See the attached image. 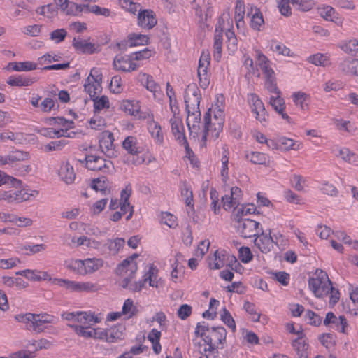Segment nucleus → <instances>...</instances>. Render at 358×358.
I'll list each match as a JSON object with an SVG mask.
<instances>
[{"mask_svg":"<svg viewBox=\"0 0 358 358\" xmlns=\"http://www.w3.org/2000/svg\"><path fill=\"white\" fill-rule=\"evenodd\" d=\"M270 48L273 52L278 55L288 57L292 56L290 49L282 43L276 40H272L270 42Z\"/></svg>","mask_w":358,"mask_h":358,"instance_id":"nucleus-46","label":"nucleus"},{"mask_svg":"<svg viewBox=\"0 0 358 358\" xmlns=\"http://www.w3.org/2000/svg\"><path fill=\"white\" fill-rule=\"evenodd\" d=\"M138 313L137 307L134 305V301L131 299H127L124 301L122 306L121 313L125 317L126 319H131L136 316Z\"/></svg>","mask_w":358,"mask_h":358,"instance_id":"nucleus-40","label":"nucleus"},{"mask_svg":"<svg viewBox=\"0 0 358 358\" xmlns=\"http://www.w3.org/2000/svg\"><path fill=\"white\" fill-rule=\"evenodd\" d=\"M208 347L203 348V352L199 350L201 354H204L206 358H218V352L216 350L217 344L214 343H205Z\"/></svg>","mask_w":358,"mask_h":358,"instance_id":"nucleus-63","label":"nucleus"},{"mask_svg":"<svg viewBox=\"0 0 358 358\" xmlns=\"http://www.w3.org/2000/svg\"><path fill=\"white\" fill-rule=\"evenodd\" d=\"M157 268L153 264H150L148 270L144 274L143 278H145V280L149 282L150 287H157Z\"/></svg>","mask_w":358,"mask_h":358,"instance_id":"nucleus-45","label":"nucleus"},{"mask_svg":"<svg viewBox=\"0 0 358 358\" xmlns=\"http://www.w3.org/2000/svg\"><path fill=\"white\" fill-rule=\"evenodd\" d=\"M269 103L272 106V108L281 115L282 118L287 120V122L290 121L289 116L285 113V102L283 98L280 96V94L276 95L271 96L269 99Z\"/></svg>","mask_w":358,"mask_h":358,"instance_id":"nucleus-27","label":"nucleus"},{"mask_svg":"<svg viewBox=\"0 0 358 358\" xmlns=\"http://www.w3.org/2000/svg\"><path fill=\"white\" fill-rule=\"evenodd\" d=\"M110 90L114 94H120L123 91L122 80L120 76H114L111 78Z\"/></svg>","mask_w":358,"mask_h":358,"instance_id":"nucleus-61","label":"nucleus"},{"mask_svg":"<svg viewBox=\"0 0 358 358\" xmlns=\"http://www.w3.org/2000/svg\"><path fill=\"white\" fill-rule=\"evenodd\" d=\"M85 166L89 170L104 173H111L114 170L113 164L110 160L96 155H88L85 157Z\"/></svg>","mask_w":358,"mask_h":358,"instance_id":"nucleus-10","label":"nucleus"},{"mask_svg":"<svg viewBox=\"0 0 358 358\" xmlns=\"http://www.w3.org/2000/svg\"><path fill=\"white\" fill-rule=\"evenodd\" d=\"M73 46L76 50L85 54H93L101 50L100 45L91 43L90 39H83L80 37L73 38Z\"/></svg>","mask_w":358,"mask_h":358,"instance_id":"nucleus-19","label":"nucleus"},{"mask_svg":"<svg viewBox=\"0 0 358 358\" xmlns=\"http://www.w3.org/2000/svg\"><path fill=\"white\" fill-rule=\"evenodd\" d=\"M85 6L86 4H77L68 0L60 10L67 15H80L83 13H85Z\"/></svg>","mask_w":358,"mask_h":358,"instance_id":"nucleus-35","label":"nucleus"},{"mask_svg":"<svg viewBox=\"0 0 358 358\" xmlns=\"http://www.w3.org/2000/svg\"><path fill=\"white\" fill-rule=\"evenodd\" d=\"M148 37L146 35L131 34L129 35L128 43L130 47L143 45L148 43Z\"/></svg>","mask_w":358,"mask_h":358,"instance_id":"nucleus-55","label":"nucleus"},{"mask_svg":"<svg viewBox=\"0 0 358 358\" xmlns=\"http://www.w3.org/2000/svg\"><path fill=\"white\" fill-rule=\"evenodd\" d=\"M325 325L333 324L336 325V330L341 332H345V327H347V320L344 316H340L338 318L336 315L329 312L326 315V317L324 320Z\"/></svg>","mask_w":358,"mask_h":358,"instance_id":"nucleus-32","label":"nucleus"},{"mask_svg":"<svg viewBox=\"0 0 358 358\" xmlns=\"http://www.w3.org/2000/svg\"><path fill=\"white\" fill-rule=\"evenodd\" d=\"M210 63V56L208 52H203L199 61L197 70L200 86L205 89L210 83L208 68Z\"/></svg>","mask_w":358,"mask_h":358,"instance_id":"nucleus-14","label":"nucleus"},{"mask_svg":"<svg viewBox=\"0 0 358 358\" xmlns=\"http://www.w3.org/2000/svg\"><path fill=\"white\" fill-rule=\"evenodd\" d=\"M256 206L254 204H247L238 208L233 215V219H245L243 217L255 213Z\"/></svg>","mask_w":358,"mask_h":358,"instance_id":"nucleus-51","label":"nucleus"},{"mask_svg":"<svg viewBox=\"0 0 358 358\" xmlns=\"http://www.w3.org/2000/svg\"><path fill=\"white\" fill-rule=\"evenodd\" d=\"M85 7H87L85 13H92L96 15H102L104 17H108L110 15V10L108 8H101L97 5L89 6L86 4Z\"/></svg>","mask_w":358,"mask_h":358,"instance_id":"nucleus-59","label":"nucleus"},{"mask_svg":"<svg viewBox=\"0 0 358 358\" xmlns=\"http://www.w3.org/2000/svg\"><path fill=\"white\" fill-rule=\"evenodd\" d=\"M113 134L108 130L101 132L99 138V146L101 151L109 158L117 156V151L113 143Z\"/></svg>","mask_w":358,"mask_h":358,"instance_id":"nucleus-15","label":"nucleus"},{"mask_svg":"<svg viewBox=\"0 0 358 358\" xmlns=\"http://www.w3.org/2000/svg\"><path fill=\"white\" fill-rule=\"evenodd\" d=\"M61 316L64 320L78 323V325L92 326L101 322V319L90 311L64 312Z\"/></svg>","mask_w":358,"mask_h":358,"instance_id":"nucleus-7","label":"nucleus"},{"mask_svg":"<svg viewBox=\"0 0 358 358\" xmlns=\"http://www.w3.org/2000/svg\"><path fill=\"white\" fill-rule=\"evenodd\" d=\"M67 267L78 274L86 275L85 259H71L68 262Z\"/></svg>","mask_w":358,"mask_h":358,"instance_id":"nucleus-50","label":"nucleus"},{"mask_svg":"<svg viewBox=\"0 0 358 358\" xmlns=\"http://www.w3.org/2000/svg\"><path fill=\"white\" fill-rule=\"evenodd\" d=\"M123 148L130 155H133L132 162L135 165H139L145 162V159L139 158L138 157L135 159V156H137L141 152V149L138 146V142L136 137L129 136H127L122 142Z\"/></svg>","mask_w":358,"mask_h":358,"instance_id":"nucleus-18","label":"nucleus"},{"mask_svg":"<svg viewBox=\"0 0 358 358\" xmlns=\"http://www.w3.org/2000/svg\"><path fill=\"white\" fill-rule=\"evenodd\" d=\"M341 49L345 53L350 55L358 54V40L353 38L343 42L340 45Z\"/></svg>","mask_w":358,"mask_h":358,"instance_id":"nucleus-54","label":"nucleus"},{"mask_svg":"<svg viewBox=\"0 0 358 358\" xmlns=\"http://www.w3.org/2000/svg\"><path fill=\"white\" fill-rule=\"evenodd\" d=\"M340 70L349 75L358 76V59L348 58L339 64Z\"/></svg>","mask_w":358,"mask_h":358,"instance_id":"nucleus-33","label":"nucleus"},{"mask_svg":"<svg viewBox=\"0 0 358 358\" xmlns=\"http://www.w3.org/2000/svg\"><path fill=\"white\" fill-rule=\"evenodd\" d=\"M157 19L152 10H144L138 16V25L145 29H151L157 24Z\"/></svg>","mask_w":358,"mask_h":358,"instance_id":"nucleus-24","label":"nucleus"},{"mask_svg":"<svg viewBox=\"0 0 358 358\" xmlns=\"http://www.w3.org/2000/svg\"><path fill=\"white\" fill-rule=\"evenodd\" d=\"M160 338L161 331L157 329H152L148 334V339L151 342L152 350L156 354H159L162 350L159 343Z\"/></svg>","mask_w":358,"mask_h":358,"instance_id":"nucleus-44","label":"nucleus"},{"mask_svg":"<svg viewBox=\"0 0 358 358\" xmlns=\"http://www.w3.org/2000/svg\"><path fill=\"white\" fill-rule=\"evenodd\" d=\"M233 29L234 20L231 17L229 12L226 11L218 18L215 24L213 43V57L215 60L219 61L222 57L224 31H225L227 38L228 48L231 49L233 51L236 50L238 41Z\"/></svg>","mask_w":358,"mask_h":358,"instance_id":"nucleus-1","label":"nucleus"},{"mask_svg":"<svg viewBox=\"0 0 358 358\" xmlns=\"http://www.w3.org/2000/svg\"><path fill=\"white\" fill-rule=\"evenodd\" d=\"M102 73L99 69L93 68L87 78L85 80L83 85L85 92L88 94L90 98H94L102 90Z\"/></svg>","mask_w":358,"mask_h":358,"instance_id":"nucleus-8","label":"nucleus"},{"mask_svg":"<svg viewBox=\"0 0 358 358\" xmlns=\"http://www.w3.org/2000/svg\"><path fill=\"white\" fill-rule=\"evenodd\" d=\"M245 13V7L243 0H237L234 8V21L236 29L240 32H244L245 30V22L244 17Z\"/></svg>","mask_w":358,"mask_h":358,"instance_id":"nucleus-25","label":"nucleus"},{"mask_svg":"<svg viewBox=\"0 0 358 358\" xmlns=\"http://www.w3.org/2000/svg\"><path fill=\"white\" fill-rule=\"evenodd\" d=\"M138 80L151 92L156 93L160 90V86L154 80L152 76L140 72L137 76Z\"/></svg>","mask_w":358,"mask_h":358,"instance_id":"nucleus-31","label":"nucleus"},{"mask_svg":"<svg viewBox=\"0 0 358 358\" xmlns=\"http://www.w3.org/2000/svg\"><path fill=\"white\" fill-rule=\"evenodd\" d=\"M138 257V254H134L118 264L115 270L117 275L122 277V280L129 278L131 280L138 270V264L135 261Z\"/></svg>","mask_w":358,"mask_h":358,"instance_id":"nucleus-11","label":"nucleus"},{"mask_svg":"<svg viewBox=\"0 0 358 358\" xmlns=\"http://www.w3.org/2000/svg\"><path fill=\"white\" fill-rule=\"evenodd\" d=\"M227 259L224 251L217 250L213 257L208 258V266L210 269H220L224 266Z\"/></svg>","mask_w":358,"mask_h":358,"instance_id":"nucleus-34","label":"nucleus"},{"mask_svg":"<svg viewBox=\"0 0 358 358\" xmlns=\"http://www.w3.org/2000/svg\"><path fill=\"white\" fill-rule=\"evenodd\" d=\"M8 68L17 71H31L36 69V64L31 62H11L8 64Z\"/></svg>","mask_w":358,"mask_h":358,"instance_id":"nucleus-56","label":"nucleus"},{"mask_svg":"<svg viewBox=\"0 0 358 358\" xmlns=\"http://www.w3.org/2000/svg\"><path fill=\"white\" fill-rule=\"evenodd\" d=\"M339 155L345 162L349 164L354 165L358 164V155L352 152L347 148H341Z\"/></svg>","mask_w":358,"mask_h":358,"instance_id":"nucleus-49","label":"nucleus"},{"mask_svg":"<svg viewBox=\"0 0 358 358\" xmlns=\"http://www.w3.org/2000/svg\"><path fill=\"white\" fill-rule=\"evenodd\" d=\"M208 347L203 348V352L199 350L201 354H204L206 358H218V352L216 350L217 344L214 343H205Z\"/></svg>","mask_w":358,"mask_h":358,"instance_id":"nucleus-64","label":"nucleus"},{"mask_svg":"<svg viewBox=\"0 0 358 358\" xmlns=\"http://www.w3.org/2000/svg\"><path fill=\"white\" fill-rule=\"evenodd\" d=\"M255 245L263 253L269 252L273 248L275 243L273 238L271 236V231L269 233L262 232L258 235L255 241Z\"/></svg>","mask_w":358,"mask_h":358,"instance_id":"nucleus-20","label":"nucleus"},{"mask_svg":"<svg viewBox=\"0 0 358 358\" xmlns=\"http://www.w3.org/2000/svg\"><path fill=\"white\" fill-rule=\"evenodd\" d=\"M320 15L326 20L334 22L338 19V13L330 6H325L319 8Z\"/></svg>","mask_w":358,"mask_h":358,"instance_id":"nucleus-52","label":"nucleus"},{"mask_svg":"<svg viewBox=\"0 0 358 358\" xmlns=\"http://www.w3.org/2000/svg\"><path fill=\"white\" fill-rule=\"evenodd\" d=\"M16 275L24 276L31 281H41L50 279V275L47 272L38 270L25 269L16 272Z\"/></svg>","mask_w":358,"mask_h":358,"instance_id":"nucleus-29","label":"nucleus"},{"mask_svg":"<svg viewBox=\"0 0 358 358\" xmlns=\"http://www.w3.org/2000/svg\"><path fill=\"white\" fill-rule=\"evenodd\" d=\"M296 333L297 338L292 340V345L296 351L297 355L300 354H307L308 344L301 327Z\"/></svg>","mask_w":358,"mask_h":358,"instance_id":"nucleus-30","label":"nucleus"},{"mask_svg":"<svg viewBox=\"0 0 358 358\" xmlns=\"http://www.w3.org/2000/svg\"><path fill=\"white\" fill-rule=\"evenodd\" d=\"M237 232L245 238L255 236L259 223L251 219H234Z\"/></svg>","mask_w":358,"mask_h":358,"instance_id":"nucleus-12","label":"nucleus"},{"mask_svg":"<svg viewBox=\"0 0 358 358\" xmlns=\"http://www.w3.org/2000/svg\"><path fill=\"white\" fill-rule=\"evenodd\" d=\"M148 131L156 143L162 144L164 141V136L160 125L153 120L148 124Z\"/></svg>","mask_w":358,"mask_h":358,"instance_id":"nucleus-39","label":"nucleus"},{"mask_svg":"<svg viewBox=\"0 0 358 358\" xmlns=\"http://www.w3.org/2000/svg\"><path fill=\"white\" fill-rule=\"evenodd\" d=\"M94 101V113H99L101 110L109 108L110 102L109 99L106 96H101L98 97L96 96L94 98H92Z\"/></svg>","mask_w":358,"mask_h":358,"instance_id":"nucleus-57","label":"nucleus"},{"mask_svg":"<svg viewBox=\"0 0 358 358\" xmlns=\"http://www.w3.org/2000/svg\"><path fill=\"white\" fill-rule=\"evenodd\" d=\"M248 16L250 17V25L255 31H260L264 24V20L259 9L256 6L249 5L248 7Z\"/></svg>","mask_w":358,"mask_h":358,"instance_id":"nucleus-21","label":"nucleus"},{"mask_svg":"<svg viewBox=\"0 0 358 358\" xmlns=\"http://www.w3.org/2000/svg\"><path fill=\"white\" fill-rule=\"evenodd\" d=\"M171 132L178 143L182 145H185L186 149L188 148V143L185 135V127L182 124V118L177 117H171L169 120Z\"/></svg>","mask_w":358,"mask_h":358,"instance_id":"nucleus-16","label":"nucleus"},{"mask_svg":"<svg viewBox=\"0 0 358 358\" xmlns=\"http://www.w3.org/2000/svg\"><path fill=\"white\" fill-rule=\"evenodd\" d=\"M181 196L185 204L191 208L194 207L193 192L190 187L183 182L180 187Z\"/></svg>","mask_w":358,"mask_h":358,"instance_id":"nucleus-47","label":"nucleus"},{"mask_svg":"<svg viewBox=\"0 0 358 358\" xmlns=\"http://www.w3.org/2000/svg\"><path fill=\"white\" fill-rule=\"evenodd\" d=\"M90 127L94 130H102L106 126V120L102 117L94 115L89 121Z\"/></svg>","mask_w":358,"mask_h":358,"instance_id":"nucleus-62","label":"nucleus"},{"mask_svg":"<svg viewBox=\"0 0 358 358\" xmlns=\"http://www.w3.org/2000/svg\"><path fill=\"white\" fill-rule=\"evenodd\" d=\"M120 109L131 116L142 118L140 114L141 107L136 100H123L120 103Z\"/></svg>","mask_w":358,"mask_h":358,"instance_id":"nucleus-28","label":"nucleus"},{"mask_svg":"<svg viewBox=\"0 0 358 358\" xmlns=\"http://www.w3.org/2000/svg\"><path fill=\"white\" fill-rule=\"evenodd\" d=\"M124 327L122 324L113 325L106 329V342L115 343L122 338Z\"/></svg>","mask_w":358,"mask_h":358,"instance_id":"nucleus-36","label":"nucleus"},{"mask_svg":"<svg viewBox=\"0 0 358 358\" xmlns=\"http://www.w3.org/2000/svg\"><path fill=\"white\" fill-rule=\"evenodd\" d=\"M292 97L294 104L301 110H305L308 108L310 99L308 94L302 92H296L292 94Z\"/></svg>","mask_w":358,"mask_h":358,"instance_id":"nucleus-42","label":"nucleus"},{"mask_svg":"<svg viewBox=\"0 0 358 358\" xmlns=\"http://www.w3.org/2000/svg\"><path fill=\"white\" fill-rule=\"evenodd\" d=\"M59 179L67 185L74 182L76 173L73 166L69 162H62L58 170Z\"/></svg>","mask_w":358,"mask_h":358,"instance_id":"nucleus-23","label":"nucleus"},{"mask_svg":"<svg viewBox=\"0 0 358 358\" xmlns=\"http://www.w3.org/2000/svg\"><path fill=\"white\" fill-rule=\"evenodd\" d=\"M15 319L20 322L25 323L26 328L28 330L36 333L43 332L48 324H56L57 322V317L46 313L33 314L29 313L24 315H16Z\"/></svg>","mask_w":358,"mask_h":358,"instance_id":"nucleus-5","label":"nucleus"},{"mask_svg":"<svg viewBox=\"0 0 358 358\" xmlns=\"http://www.w3.org/2000/svg\"><path fill=\"white\" fill-rule=\"evenodd\" d=\"M248 102L252 113L255 115V119L259 121L262 125L266 126L268 120L264 104L258 95L254 93L248 94Z\"/></svg>","mask_w":358,"mask_h":358,"instance_id":"nucleus-9","label":"nucleus"},{"mask_svg":"<svg viewBox=\"0 0 358 358\" xmlns=\"http://www.w3.org/2000/svg\"><path fill=\"white\" fill-rule=\"evenodd\" d=\"M245 157L255 164H266L268 162V156L259 152H251L246 154Z\"/></svg>","mask_w":358,"mask_h":358,"instance_id":"nucleus-48","label":"nucleus"},{"mask_svg":"<svg viewBox=\"0 0 358 358\" xmlns=\"http://www.w3.org/2000/svg\"><path fill=\"white\" fill-rule=\"evenodd\" d=\"M104 261L101 258H87L85 259V267L87 274H92L103 267Z\"/></svg>","mask_w":358,"mask_h":358,"instance_id":"nucleus-37","label":"nucleus"},{"mask_svg":"<svg viewBox=\"0 0 358 358\" xmlns=\"http://www.w3.org/2000/svg\"><path fill=\"white\" fill-rule=\"evenodd\" d=\"M308 62L315 64L316 66H327L330 64L329 58L327 55L317 53L313 55H310L308 58Z\"/></svg>","mask_w":358,"mask_h":358,"instance_id":"nucleus-53","label":"nucleus"},{"mask_svg":"<svg viewBox=\"0 0 358 358\" xmlns=\"http://www.w3.org/2000/svg\"><path fill=\"white\" fill-rule=\"evenodd\" d=\"M201 95L199 89L195 85H189L185 91V102L187 113V125L190 136L196 137L200 130L201 112L199 104Z\"/></svg>","mask_w":358,"mask_h":358,"instance_id":"nucleus-3","label":"nucleus"},{"mask_svg":"<svg viewBox=\"0 0 358 358\" xmlns=\"http://www.w3.org/2000/svg\"><path fill=\"white\" fill-rule=\"evenodd\" d=\"M256 64L262 71L264 77H271L275 72L271 67V62L260 50H255Z\"/></svg>","mask_w":358,"mask_h":358,"instance_id":"nucleus-26","label":"nucleus"},{"mask_svg":"<svg viewBox=\"0 0 358 358\" xmlns=\"http://www.w3.org/2000/svg\"><path fill=\"white\" fill-rule=\"evenodd\" d=\"M125 241L124 238H117L113 240H108V245L110 252L112 255H116L119 252L121 248L124 245Z\"/></svg>","mask_w":358,"mask_h":358,"instance_id":"nucleus-58","label":"nucleus"},{"mask_svg":"<svg viewBox=\"0 0 358 358\" xmlns=\"http://www.w3.org/2000/svg\"><path fill=\"white\" fill-rule=\"evenodd\" d=\"M113 68L118 71L131 72L136 71L139 65L133 61L129 55H117L113 62Z\"/></svg>","mask_w":358,"mask_h":358,"instance_id":"nucleus-17","label":"nucleus"},{"mask_svg":"<svg viewBox=\"0 0 358 358\" xmlns=\"http://www.w3.org/2000/svg\"><path fill=\"white\" fill-rule=\"evenodd\" d=\"M227 331L223 327H212L209 334L203 338L204 343H214L217 345L225 341Z\"/></svg>","mask_w":358,"mask_h":358,"instance_id":"nucleus-22","label":"nucleus"},{"mask_svg":"<svg viewBox=\"0 0 358 358\" xmlns=\"http://www.w3.org/2000/svg\"><path fill=\"white\" fill-rule=\"evenodd\" d=\"M229 151L227 145L222 147V157L221 158L222 166L220 175L223 181L226 182L229 178Z\"/></svg>","mask_w":358,"mask_h":358,"instance_id":"nucleus-38","label":"nucleus"},{"mask_svg":"<svg viewBox=\"0 0 358 358\" xmlns=\"http://www.w3.org/2000/svg\"><path fill=\"white\" fill-rule=\"evenodd\" d=\"M69 327L73 329L79 336L85 338H94V328L92 326L76 325V324H69Z\"/></svg>","mask_w":358,"mask_h":358,"instance_id":"nucleus-41","label":"nucleus"},{"mask_svg":"<svg viewBox=\"0 0 358 358\" xmlns=\"http://www.w3.org/2000/svg\"><path fill=\"white\" fill-rule=\"evenodd\" d=\"M6 183H11L13 187L8 189H0V201L19 203L35 198L38 194V192L36 190L22 188L21 180L0 171V186Z\"/></svg>","mask_w":358,"mask_h":358,"instance_id":"nucleus-2","label":"nucleus"},{"mask_svg":"<svg viewBox=\"0 0 358 358\" xmlns=\"http://www.w3.org/2000/svg\"><path fill=\"white\" fill-rule=\"evenodd\" d=\"M308 287L317 298H323L329 295L331 306H334L339 301V291L332 286L327 273L323 270L315 271L308 280Z\"/></svg>","mask_w":358,"mask_h":358,"instance_id":"nucleus-4","label":"nucleus"},{"mask_svg":"<svg viewBox=\"0 0 358 358\" xmlns=\"http://www.w3.org/2000/svg\"><path fill=\"white\" fill-rule=\"evenodd\" d=\"M54 283L71 292H91L96 290V286L92 282H77L65 279H55Z\"/></svg>","mask_w":358,"mask_h":358,"instance_id":"nucleus-13","label":"nucleus"},{"mask_svg":"<svg viewBox=\"0 0 358 358\" xmlns=\"http://www.w3.org/2000/svg\"><path fill=\"white\" fill-rule=\"evenodd\" d=\"M204 122V129L201 137L203 144H205L208 136L210 135L214 138H218L223 129L224 117L222 112L219 110L218 114L214 115V122L211 121L210 114L209 113H206Z\"/></svg>","mask_w":358,"mask_h":358,"instance_id":"nucleus-6","label":"nucleus"},{"mask_svg":"<svg viewBox=\"0 0 358 358\" xmlns=\"http://www.w3.org/2000/svg\"><path fill=\"white\" fill-rule=\"evenodd\" d=\"M147 282L145 280V278L143 277L142 280L138 281L131 282V280H129V278H126L125 280H122L120 282V285L128 290L134 292H140L144 287L145 284Z\"/></svg>","mask_w":358,"mask_h":358,"instance_id":"nucleus-43","label":"nucleus"},{"mask_svg":"<svg viewBox=\"0 0 358 358\" xmlns=\"http://www.w3.org/2000/svg\"><path fill=\"white\" fill-rule=\"evenodd\" d=\"M29 157L28 152L20 150H15L8 154V161H10V164L16 162L27 160Z\"/></svg>","mask_w":358,"mask_h":358,"instance_id":"nucleus-60","label":"nucleus"}]
</instances>
